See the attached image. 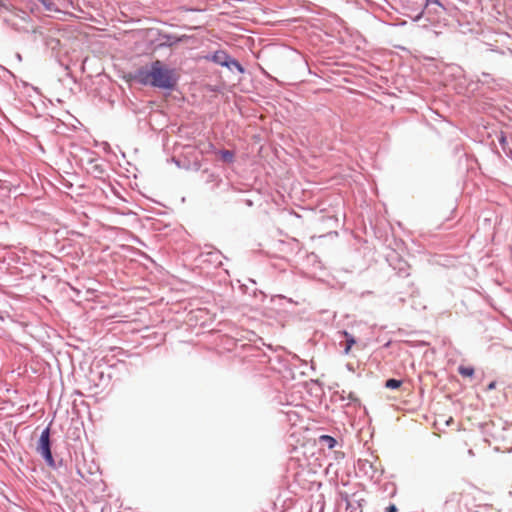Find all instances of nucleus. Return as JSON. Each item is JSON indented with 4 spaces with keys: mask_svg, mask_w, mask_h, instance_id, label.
Returning <instances> with one entry per match:
<instances>
[{
    "mask_svg": "<svg viewBox=\"0 0 512 512\" xmlns=\"http://www.w3.org/2000/svg\"><path fill=\"white\" fill-rule=\"evenodd\" d=\"M134 79L142 85L171 90L175 87L178 77L174 69L168 68L160 60H156L150 66L139 68Z\"/></svg>",
    "mask_w": 512,
    "mask_h": 512,
    "instance_id": "f257e3e1",
    "label": "nucleus"
},
{
    "mask_svg": "<svg viewBox=\"0 0 512 512\" xmlns=\"http://www.w3.org/2000/svg\"><path fill=\"white\" fill-rule=\"evenodd\" d=\"M37 452L46 460L49 466L54 465V459L52 457L50 449V430L46 428L42 431L40 439L37 445Z\"/></svg>",
    "mask_w": 512,
    "mask_h": 512,
    "instance_id": "f03ea898",
    "label": "nucleus"
},
{
    "mask_svg": "<svg viewBox=\"0 0 512 512\" xmlns=\"http://www.w3.org/2000/svg\"><path fill=\"white\" fill-rule=\"evenodd\" d=\"M212 61L215 63L225 66L232 70L233 68L237 69L240 73H244V68L242 65L235 60L234 58H231L225 51L219 50L216 51L212 56Z\"/></svg>",
    "mask_w": 512,
    "mask_h": 512,
    "instance_id": "7ed1b4c3",
    "label": "nucleus"
},
{
    "mask_svg": "<svg viewBox=\"0 0 512 512\" xmlns=\"http://www.w3.org/2000/svg\"><path fill=\"white\" fill-rule=\"evenodd\" d=\"M343 335L346 338V346L344 349V353L347 355L350 353L352 346L356 343L355 338L349 334L347 331H343Z\"/></svg>",
    "mask_w": 512,
    "mask_h": 512,
    "instance_id": "20e7f679",
    "label": "nucleus"
},
{
    "mask_svg": "<svg viewBox=\"0 0 512 512\" xmlns=\"http://www.w3.org/2000/svg\"><path fill=\"white\" fill-rule=\"evenodd\" d=\"M219 155L221 159L226 163L233 162L234 159V153L230 150H221L219 151Z\"/></svg>",
    "mask_w": 512,
    "mask_h": 512,
    "instance_id": "39448f33",
    "label": "nucleus"
},
{
    "mask_svg": "<svg viewBox=\"0 0 512 512\" xmlns=\"http://www.w3.org/2000/svg\"><path fill=\"white\" fill-rule=\"evenodd\" d=\"M458 372L463 377H472L474 375V368L471 366H459Z\"/></svg>",
    "mask_w": 512,
    "mask_h": 512,
    "instance_id": "423d86ee",
    "label": "nucleus"
},
{
    "mask_svg": "<svg viewBox=\"0 0 512 512\" xmlns=\"http://www.w3.org/2000/svg\"><path fill=\"white\" fill-rule=\"evenodd\" d=\"M320 439L328 446L329 449H333L336 446V440L329 435H323Z\"/></svg>",
    "mask_w": 512,
    "mask_h": 512,
    "instance_id": "0eeeda50",
    "label": "nucleus"
},
{
    "mask_svg": "<svg viewBox=\"0 0 512 512\" xmlns=\"http://www.w3.org/2000/svg\"><path fill=\"white\" fill-rule=\"evenodd\" d=\"M401 385L402 381L397 379H388L385 383V387L389 389H398Z\"/></svg>",
    "mask_w": 512,
    "mask_h": 512,
    "instance_id": "6e6552de",
    "label": "nucleus"
},
{
    "mask_svg": "<svg viewBox=\"0 0 512 512\" xmlns=\"http://www.w3.org/2000/svg\"><path fill=\"white\" fill-rule=\"evenodd\" d=\"M474 512H497L492 505L484 504L479 505Z\"/></svg>",
    "mask_w": 512,
    "mask_h": 512,
    "instance_id": "1a4fd4ad",
    "label": "nucleus"
},
{
    "mask_svg": "<svg viewBox=\"0 0 512 512\" xmlns=\"http://www.w3.org/2000/svg\"><path fill=\"white\" fill-rule=\"evenodd\" d=\"M499 142L500 144L502 145L503 148H505L506 144H507V140H506V136L504 135L503 132L500 133L499 135Z\"/></svg>",
    "mask_w": 512,
    "mask_h": 512,
    "instance_id": "9d476101",
    "label": "nucleus"
},
{
    "mask_svg": "<svg viewBox=\"0 0 512 512\" xmlns=\"http://www.w3.org/2000/svg\"><path fill=\"white\" fill-rule=\"evenodd\" d=\"M386 512H397V507L394 504H391L387 507Z\"/></svg>",
    "mask_w": 512,
    "mask_h": 512,
    "instance_id": "9b49d317",
    "label": "nucleus"
},
{
    "mask_svg": "<svg viewBox=\"0 0 512 512\" xmlns=\"http://www.w3.org/2000/svg\"><path fill=\"white\" fill-rule=\"evenodd\" d=\"M496 388V382L495 381H492L488 386H487V390H493Z\"/></svg>",
    "mask_w": 512,
    "mask_h": 512,
    "instance_id": "f8f14e48",
    "label": "nucleus"
}]
</instances>
